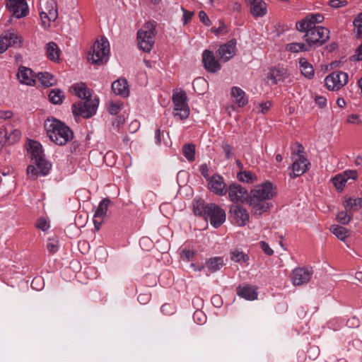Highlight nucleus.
Masks as SVG:
<instances>
[{"label":"nucleus","mask_w":362,"mask_h":362,"mask_svg":"<svg viewBox=\"0 0 362 362\" xmlns=\"http://www.w3.org/2000/svg\"><path fill=\"white\" fill-rule=\"evenodd\" d=\"M236 42L234 40L228 41L227 43L221 45L217 50V53L223 62H228L235 53Z\"/></svg>","instance_id":"obj_23"},{"label":"nucleus","mask_w":362,"mask_h":362,"mask_svg":"<svg viewBox=\"0 0 362 362\" xmlns=\"http://www.w3.org/2000/svg\"><path fill=\"white\" fill-rule=\"evenodd\" d=\"M36 77L41 84L46 87L52 86L56 83L54 76L47 72H40L36 75Z\"/></svg>","instance_id":"obj_35"},{"label":"nucleus","mask_w":362,"mask_h":362,"mask_svg":"<svg viewBox=\"0 0 362 362\" xmlns=\"http://www.w3.org/2000/svg\"><path fill=\"white\" fill-rule=\"evenodd\" d=\"M276 195V189L270 182L257 185L249 194L248 204L253 215L260 216L270 207L268 202Z\"/></svg>","instance_id":"obj_1"},{"label":"nucleus","mask_w":362,"mask_h":362,"mask_svg":"<svg viewBox=\"0 0 362 362\" xmlns=\"http://www.w3.org/2000/svg\"><path fill=\"white\" fill-rule=\"evenodd\" d=\"M238 180L243 182L252 183L257 180L256 175L251 171L244 170L237 175Z\"/></svg>","instance_id":"obj_39"},{"label":"nucleus","mask_w":362,"mask_h":362,"mask_svg":"<svg viewBox=\"0 0 362 362\" xmlns=\"http://www.w3.org/2000/svg\"><path fill=\"white\" fill-rule=\"evenodd\" d=\"M182 10L183 11V16H182L183 23H184V24H187L192 19L193 13L191 11H188L185 10V8H182Z\"/></svg>","instance_id":"obj_61"},{"label":"nucleus","mask_w":362,"mask_h":362,"mask_svg":"<svg viewBox=\"0 0 362 362\" xmlns=\"http://www.w3.org/2000/svg\"><path fill=\"white\" fill-rule=\"evenodd\" d=\"M110 204L111 201L108 198H105L100 202L93 218L94 228L96 230L100 229L103 223Z\"/></svg>","instance_id":"obj_16"},{"label":"nucleus","mask_w":362,"mask_h":362,"mask_svg":"<svg viewBox=\"0 0 362 362\" xmlns=\"http://www.w3.org/2000/svg\"><path fill=\"white\" fill-rule=\"evenodd\" d=\"M330 230L341 240H344L349 235V230L340 226H332Z\"/></svg>","instance_id":"obj_40"},{"label":"nucleus","mask_w":362,"mask_h":362,"mask_svg":"<svg viewBox=\"0 0 362 362\" xmlns=\"http://www.w3.org/2000/svg\"><path fill=\"white\" fill-rule=\"evenodd\" d=\"M28 153L32 160L40 169V174L42 176L47 175L51 169L52 165L45 158L42 145L38 141L30 140Z\"/></svg>","instance_id":"obj_7"},{"label":"nucleus","mask_w":362,"mask_h":362,"mask_svg":"<svg viewBox=\"0 0 362 362\" xmlns=\"http://www.w3.org/2000/svg\"><path fill=\"white\" fill-rule=\"evenodd\" d=\"M313 269L308 267H297L292 271L291 280L294 286L307 284L313 275Z\"/></svg>","instance_id":"obj_14"},{"label":"nucleus","mask_w":362,"mask_h":362,"mask_svg":"<svg viewBox=\"0 0 362 362\" xmlns=\"http://www.w3.org/2000/svg\"><path fill=\"white\" fill-rule=\"evenodd\" d=\"M209 189L218 196H223L226 194V184L223 177L219 175H214L208 181Z\"/></svg>","instance_id":"obj_19"},{"label":"nucleus","mask_w":362,"mask_h":362,"mask_svg":"<svg viewBox=\"0 0 362 362\" xmlns=\"http://www.w3.org/2000/svg\"><path fill=\"white\" fill-rule=\"evenodd\" d=\"M163 136V132H161L160 129H157L155 132V139L157 144H161V138Z\"/></svg>","instance_id":"obj_63"},{"label":"nucleus","mask_w":362,"mask_h":362,"mask_svg":"<svg viewBox=\"0 0 362 362\" xmlns=\"http://www.w3.org/2000/svg\"><path fill=\"white\" fill-rule=\"evenodd\" d=\"M337 218L340 223L346 225L348 224L351 220L352 214L349 213L346 210L345 211H340L338 213Z\"/></svg>","instance_id":"obj_41"},{"label":"nucleus","mask_w":362,"mask_h":362,"mask_svg":"<svg viewBox=\"0 0 362 362\" xmlns=\"http://www.w3.org/2000/svg\"><path fill=\"white\" fill-rule=\"evenodd\" d=\"M288 74L284 68H275L271 71L270 78L274 83L284 82L287 78Z\"/></svg>","instance_id":"obj_32"},{"label":"nucleus","mask_w":362,"mask_h":362,"mask_svg":"<svg viewBox=\"0 0 362 362\" xmlns=\"http://www.w3.org/2000/svg\"><path fill=\"white\" fill-rule=\"evenodd\" d=\"M27 173L28 175L31 179H35L38 175H41L40 174V169L37 167H34L33 165H28L27 168Z\"/></svg>","instance_id":"obj_47"},{"label":"nucleus","mask_w":362,"mask_h":362,"mask_svg":"<svg viewBox=\"0 0 362 362\" xmlns=\"http://www.w3.org/2000/svg\"><path fill=\"white\" fill-rule=\"evenodd\" d=\"M6 7L11 15L17 18L25 17L28 13L25 0H7Z\"/></svg>","instance_id":"obj_15"},{"label":"nucleus","mask_w":362,"mask_h":362,"mask_svg":"<svg viewBox=\"0 0 362 362\" xmlns=\"http://www.w3.org/2000/svg\"><path fill=\"white\" fill-rule=\"evenodd\" d=\"M112 90L116 95L126 98L129 94L127 81L124 78H119L112 84Z\"/></svg>","instance_id":"obj_26"},{"label":"nucleus","mask_w":362,"mask_h":362,"mask_svg":"<svg viewBox=\"0 0 362 362\" xmlns=\"http://www.w3.org/2000/svg\"><path fill=\"white\" fill-rule=\"evenodd\" d=\"M222 148L227 159H229L232 155L233 148L231 146L227 143L222 144Z\"/></svg>","instance_id":"obj_56"},{"label":"nucleus","mask_w":362,"mask_h":362,"mask_svg":"<svg viewBox=\"0 0 362 362\" xmlns=\"http://www.w3.org/2000/svg\"><path fill=\"white\" fill-rule=\"evenodd\" d=\"M193 211L196 216L204 217L206 221L209 219L211 225L217 228L226 221V212L215 204H206L202 199L193 202Z\"/></svg>","instance_id":"obj_3"},{"label":"nucleus","mask_w":362,"mask_h":362,"mask_svg":"<svg viewBox=\"0 0 362 362\" xmlns=\"http://www.w3.org/2000/svg\"><path fill=\"white\" fill-rule=\"evenodd\" d=\"M224 264V261L221 257H214L208 259L206 261V267L210 272H216L222 268Z\"/></svg>","instance_id":"obj_30"},{"label":"nucleus","mask_w":362,"mask_h":362,"mask_svg":"<svg viewBox=\"0 0 362 362\" xmlns=\"http://www.w3.org/2000/svg\"><path fill=\"white\" fill-rule=\"evenodd\" d=\"M299 68L301 74L307 78L311 79L314 77L315 70L313 65L305 58L299 59Z\"/></svg>","instance_id":"obj_29"},{"label":"nucleus","mask_w":362,"mask_h":362,"mask_svg":"<svg viewBox=\"0 0 362 362\" xmlns=\"http://www.w3.org/2000/svg\"><path fill=\"white\" fill-rule=\"evenodd\" d=\"M202 62L204 68L211 73L217 72L221 67L213 52L208 49H205L202 53Z\"/></svg>","instance_id":"obj_20"},{"label":"nucleus","mask_w":362,"mask_h":362,"mask_svg":"<svg viewBox=\"0 0 362 362\" xmlns=\"http://www.w3.org/2000/svg\"><path fill=\"white\" fill-rule=\"evenodd\" d=\"M17 77L21 83L28 86H32L35 83L33 71L25 66H21L19 68Z\"/></svg>","instance_id":"obj_27"},{"label":"nucleus","mask_w":362,"mask_h":362,"mask_svg":"<svg viewBox=\"0 0 362 362\" xmlns=\"http://www.w3.org/2000/svg\"><path fill=\"white\" fill-rule=\"evenodd\" d=\"M230 258L231 261L240 264L245 263L249 260L248 255L238 248H235L230 251Z\"/></svg>","instance_id":"obj_34"},{"label":"nucleus","mask_w":362,"mask_h":362,"mask_svg":"<svg viewBox=\"0 0 362 362\" xmlns=\"http://www.w3.org/2000/svg\"><path fill=\"white\" fill-rule=\"evenodd\" d=\"M347 4V1L346 0H330L329 1V5L335 8H341L345 6Z\"/></svg>","instance_id":"obj_52"},{"label":"nucleus","mask_w":362,"mask_h":362,"mask_svg":"<svg viewBox=\"0 0 362 362\" xmlns=\"http://www.w3.org/2000/svg\"><path fill=\"white\" fill-rule=\"evenodd\" d=\"M199 18L200 21L205 25H209L211 23V21L206 15V13L204 11H201L199 13Z\"/></svg>","instance_id":"obj_59"},{"label":"nucleus","mask_w":362,"mask_h":362,"mask_svg":"<svg viewBox=\"0 0 362 362\" xmlns=\"http://www.w3.org/2000/svg\"><path fill=\"white\" fill-rule=\"evenodd\" d=\"M46 53L49 59L57 61L59 59L60 50L57 45L54 42H50L46 45Z\"/></svg>","instance_id":"obj_33"},{"label":"nucleus","mask_w":362,"mask_h":362,"mask_svg":"<svg viewBox=\"0 0 362 362\" xmlns=\"http://www.w3.org/2000/svg\"><path fill=\"white\" fill-rule=\"evenodd\" d=\"M251 15L255 18H261L267 13V4L263 0H247Z\"/></svg>","instance_id":"obj_22"},{"label":"nucleus","mask_w":362,"mask_h":362,"mask_svg":"<svg viewBox=\"0 0 362 362\" xmlns=\"http://www.w3.org/2000/svg\"><path fill=\"white\" fill-rule=\"evenodd\" d=\"M155 21L146 23L137 32L138 45L140 49L149 52L154 45L156 35Z\"/></svg>","instance_id":"obj_6"},{"label":"nucleus","mask_w":362,"mask_h":362,"mask_svg":"<svg viewBox=\"0 0 362 362\" xmlns=\"http://www.w3.org/2000/svg\"><path fill=\"white\" fill-rule=\"evenodd\" d=\"M71 90L79 98L85 100L72 105L74 115L90 118L95 115L99 102L98 99L90 98L91 93L86 85L84 83H76L71 86Z\"/></svg>","instance_id":"obj_2"},{"label":"nucleus","mask_w":362,"mask_h":362,"mask_svg":"<svg viewBox=\"0 0 362 362\" xmlns=\"http://www.w3.org/2000/svg\"><path fill=\"white\" fill-rule=\"evenodd\" d=\"M307 16L312 27L315 26L316 23H322L324 21V16L320 13H311Z\"/></svg>","instance_id":"obj_44"},{"label":"nucleus","mask_w":362,"mask_h":362,"mask_svg":"<svg viewBox=\"0 0 362 362\" xmlns=\"http://www.w3.org/2000/svg\"><path fill=\"white\" fill-rule=\"evenodd\" d=\"M160 310L165 315H170L175 313V308L171 304L165 303L161 306Z\"/></svg>","instance_id":"obj_51"},{"label":"nucleus","mask_w":362,"mask_h":362,"mask_svg":"<svg viewBox=\"0 0 362 362\" xmlns=\"http://www.w3.org/2000/svg\"><path fill=\"white\" fill-rule=\"evenodd\" d=\"M21 138V132L18 129H8L6 126H0V145L4 148L6 145H13Z\"/></svg>","instance_id":"obj_12"},{"label":"nucleus","mask_w":362,"mask_h":362,"mask_svg":"<svg viewBox=\"0 0 362 362\" xmlns=\"http://www.w3.org/2000/svg\"><path fill=\"white\" fill-rule=\"evenodd\" d=\"M47 136L57 145L64 146L74 137L71 129L64 122L54 117L47 118L44 123Z\"/></svg>","instance_id":"obj_4"},{"label":"nucleus","mask_w":362,"mask_h":362,"mask_svg":"<svg viewBox=\"0 0 362 362\" xmlns=\"http://www.w3.org/2000/svg\"><path fill=\"white\" fill-rule=\"evenodd\" d=\"M182 153L188 161H194L195 160V146L192 144H185L182 146Z\"/></svg>","instance_id":"obj_38"},{"label":"nucleus","mask_w":362,"mask_h":362,"mask_svg":"<svg viewBox=\"0 0 362 362\" xmlns=\"http://www.w3.org/2000/svg\"><path fill=\"white\" fill-rule=\"evenodd\" d=\"M199 172L207 181L209 180L211 177L209 175V168L206 164L204 163L199 166Z\"/></svg>","instance_id":"obj_54"},{"label":"nucleus","mask_w":362,"mask_h":362,"mask_svg":"<svg viewBox=\"0 0 362 362\" xmlns=\"http://www.w3.org/2000/svg\"><path fill=\"white\" fill-rule=\"evenodd\" d=\"M48 96L50 102L55 105L62 104L64 98L63 91L58 88L52 89Z\"/></svg>","instance_id":"obj_36"},{"label":"nucleus","mask_w":362,"mask_h":362,"mask_svg":"<svg viewBox=\"0 0 362 362\" xmlns=\"http://www.w3.org/2000/svg\"><path fill=\"white\" fill-rule=\"evenodd\" d=\"M193 319L194 322L199 324H202L206 320V316L202 311L197 310L194 312L193 315Z\"/></svg>","instance_id":"obj_50"},{"label":"nucleus","mask_w":362,"mask_h":362,"mask_svg":"<svg viewBox=\"0 0 362 362\" xmlns=\"http://www.w3.org/2000/svg\"><path fill=\"white\" fill-rule=\"evenodd\" d=\"M286 49L293 53H298L308 51L309 47L303 42H291L286 45Z\"/></svg>","instance_id":"obj_37"},{"label":"nucleus","mask_w":362,"mask_h":362,"mask_svg":"<svg viewBox=\"0 0 362 362\" xmlns=\"http://www.w3.org/2000/svg\"><path fill=\"white\" fill-rule=\"evenodd\" d=\"M172 100L174 105V117H178L181 120L188 118L190 110L187 104L186 93L185 91H180L175 93L173 95Z\"/></svg>","instance_id":"obj_9"},{"label":"nucleus","mask_w":362,"mask_h":362,"mask_svg":"<svg viewBox=\"0 0 362 362\" xmlns=\"http://www.w3.org/2000/svg\"><path fill=\"white\" fill-rule=\"evenodd\" d=\"M213 305L217 308L221 307L222 305L221 298L218 295L214 296L211 298Z\"/></svg>","instance_id":"obj_62"},{"label":"nucleus","mask_w":362,"mask_h":362,"mask_svg":"<svg viewBox=\"0 0 362 362\" xmlns=\"http://www.w3.org/2000/svg\"><path fill=\"white\" fill-rule=\"evenodd\" d=\"M230 213L233 214L235 223L240 226H245L249 221V213L241 205L233 204L230 208Z\"/></svg>","instance_id":"obj_18"},{"label":"nucleus","mask_w":362,"mask_h":362,"mask_svg":"<svg viewBox=\"0 0 362 362\" xmlns=\"http://www.w3.org/2000/svg\"><path fill=\"white\" fill-rule=\"evenodd\" d=\"M346 122L349 124H360L361 123V119L359 115L352 114L348 116Z\"/></svg>","instance_id":"obj_53"},{"label":"nucleus","mask_w":362,"mask_h":362,"mask_svg":"<svg viewBox=\"0 0 362 362\" xmlns=\"http://www.w3.org/2000/svg\"><path fill=\"white\" fill-rule=\"evenodd\" d=\"M348 74L340 71H335L329 74L325 78V83L329 90H338L348 82Z\"/></svg>","instance_id":"obj_10"},{"label":"nucleus","mask_w":362,"mask_h":362,"mask_svg":"<svg viewBox=\"0 0 362 362\" xmlns=\"http://www.w3.org/2000/svg\"><path fill=\"white\" fill-rule=\"evenodd\" d=\"M36 226L39 229H40L43 231L48 230V228H49V223L45 218H40L37 221Z\"/></svg>","instance_id":"obj_55"},{"label":"nucleus","mask_w":362,"mask_h":362,"mask_svg":"<svg viewBox=\"0 0 362 362\" xmlns=\"http://www.w3.org/2000/svg\"><path fill=\"white\" fill-rule=\"evenodd\" d=\"M271 106H272V103L269 101H267L265 103H262L259 104V112L262 114H265L266 112H267L269 111Z\"/></svg>","instance_id":"obj_57"},{"label":"nucleus","mask_w":362,"mask_h":362,"mask_svg":"<svg viewBox=\"0 0 362 362\" xmlns=\"http://www.w3.org/2000/svg\"><path fill=\"white\" fill-rule=\"evenodd\" d=\"M237 294L247 300H254L257 298V288L249 284L240 285L237 288Z\"/></svg>","instance_id":"obj_24"},{"label":"nucleus","mask_w":362,"mask_h":362,"mask_svg":"<svg viewBox=\"0 0 362 362\" xmlns=\"http://www.w3.org/2000/svg\"><path fill=\"white\" fill-rule=\"evenodd\" d=\"M303 150V146L298 145V158L294 159L292 165V172L289 173L291 178L299 177L308 170V166L310 163L303 155L300 154Z\"/></svg>","instance_id":"obj_11"},{"label":"nucleus","mask_w":362,"mask_h":362,"mask_svg":"<svg viewBox=\"0 0 362 362\" xmlns=\"http://www.w3.org/2000/svg\"><path fill=\"white\" fill-rule=\"evenodd\" d=\"M230 94L235 99V103L238 107H242L247 104L248 100L246 97V94L240 88L237 86L232 87Z\"/></svg>","instance_id":"obj_28"},{"label":"nucleus","mask_w":362,"mask_h":362,"mask_svg":"<svg viewBox=\"0 0 362 362\" xmlns=\"http://www.w3.org/2000/svg\"><path fill=\"white\" fill-rule=\"evenodd\" d=\"M13 117V112L10 110L0 111V118L3 119H10Z\"/></svg>","instance_id":"obj_64"},{"label":"nucleus","mask_w":362,"mask_h":362,"mask_svg":"<svg viewBox=\"0 0 362 362\" xmlns=\"http://www.w3.org/2000/svg\"><path fill=\"white\" fill-rule=\"evenodd\" d=\"M315 101L320 107H324L327 104L326 98L321 95H316L315 98Z\"/></svg>","instance_id":"obj_60"},{"label":"nucleus","mask_w":362,"mask_h":362,"mask_svg":"<svg viewBox=\"0 0 362 362\" xmlns=\"http://www.w3.org/2000/svg\"><path fill=\"white\" fill-rule=\"evenodd\" d=\"M2 39H4L8 47H20L22 43V37L14 30H8L5 31L2 35Z\"/></svg>","instance_id":"obj_25"},{"label":"nucleus","mask_w":362,"mask_h":362,"mask_svg":"<svg viewBox=\"0 0 362 362\" xmlns=\"http://www.w3.org/2000/svg\"><path fill=\"white\" fill-rule=\"evenodd\" d=\"M122 103L110 102L108 106V112L111 115H117L121 110Z\"/></svg>","instance_id":"obj_46"},{"label":"nucleus","mask_w":362,"mask_h":362,"mask_svg":"<svg viewBox=\"0 0 362 362\" xmlns=\"http://www.w3.org/2000/svg\"><path fill=\"white\" fill-rule=\"evenodd\" d=\"M354 24L357 28V35L362 37V13L354 20Z\"/></svg>","instance_id":"obj_48"},{"label":"nucleus","mask_w":362,"mask_h":362,"mask_svg":"<svg viewBox=\"0 0 362 362\" xmlns=\"http://www.w3.org/2000/svg\"><path fill=\"white\" fill-rule=\"evenodd\" d=\"M47 248L50 253H55L59 250V241L57 238H49L47 243Z\"/></svg>","instance_id":"obj_43"},{"label":"nucleus","mask_w":362,"mask_h":362,"mask_svg":"<svg viewBox=\"0 0 362 362\" xmlns=\"http://www.w3.org/2000/svg\"><path fill=\"white\" fill-rule=\"evenodd\" d=\"M226 193H228L230 200L233 203H243L247 198L249 199L247 189L238 183L230 184L226 189Z\"/></svg>","instance_id":"obj_13"},{"label":"nucleus","mask_w":362,"mask_h":362,"mask_svg":"<svg viewBox=\"0 0 362 362\" xmlns=\"http://www.w3.org/2000/svg\"><path fill=\"white\" fill-rule=\"evenodd\" d=\"M31 287L35 290H41L43 287V280L40 276L35 277L31 282Z\"/></svg>","instance_id":"obj_49"},{"label":"nucleus","mask_w":362,"mask_h":362,"mask_svg":"<svg viewBox=\"0 0 362 362\" xmlns=\"http://www.w3.org/2000/svg\"><path fill=\"white\" fill-rule=\"evenodd\" d=\"M45 10L40 11V16L42 20L43 24L45 18H47L48 21H54L58 16L57 2L54 0H43Z\"/></svg>","instance_id":"obj_17"},{"label":"nucleus","mask_w":362,"mask_h":362,"mask_svg":"<svg viewBox=\"0 0 362 362\" xmlns=\"http://www.w3.org/2000/svg\"><path fill=\"white\" fill-rule=\"evenodd\" d=\"M303 38L308 47H319L329 40V30L322 26H313L307 30Z\"/></svg>","instance_id":"obj_8"},{"label":"nucleus","mask_w":362,"mask_h":362,"mask_svg":"<svg viewBox=\"0 0 362 362\" xmlns=\"http://www.w3.org/2000/svg\"><path fill=\"white\" fill-rule=\"evenodd\" d=\"M260 245L262 250L266 255L271 256L274 254L273 250L269 247V245L267 243L262 241L260 242Z\"/></svg>","instance_id":"obj_58"},{"label":"nucleus","mask_w":362,"mask_h":362,"mask_svg":"<svg viewBox=\"0 0 362 362\" xmlns=\"http://www.w3.org/2000/svg\"><path fill=\"white\" fill-rule=\"evenodd\" d=\"M110 44L108 40L102 37L97 40L88 52V60L95 65L105 63L109 58Z\"/></svg>","instance_id":"obj_5"},{"label":"nucleus","mask_w":362,"mask_h":362,"mask_svg":"<svg viewBox=\"0 0 362 362\" xmlns=\"http://www.w3.org/2000/svg\"><path fill=\"white\" fill-rule=\"evenodd\" d=\"M356 170H346L343 173L335 175L332 179V183L337 190L342 191L349 179L356 180Z\"/></svg>","instance_id":"obj_21"},{"label":"nucleus","mask_w":362,"mask_h":362,"mask_svg":"<svg viewBox=\"0 0 362 362\" xmlns=\"http://www.w3.org/2000/svg\"><path fill=\"white\" fill-rule=\"evenodd\" d=\"M195 252L191 250H183L180 253V258L183 261L189 262L193 259Z\"/></svg>","instance_id":"obj_45"},{"label":"nucleus","mask_w":362,"mask_h":362,"mask_svg":"<svg viewBox=\"0 0 362 362\" xmlns=\"http://www.w3.org/2000/svg\"><path fill=\"white\" fill-rule=\"evenodd\" d=\"M344 206L346 211L352 214L362 207V199L350 197L344 201Z\"/></svg>","instance_id":"obj_31"},{"label":"nucleus","mask_w":362,"mask_h":362,"mask_svg":"<svg viewBox=\"0 0 362 362\" xmlns=\"http://www.w3.org/2000/svg\"><path fill=\"white\" fill-rule=\"evenodd\" d=\"M296 27L298 31L305 32V33H307V30L313 28L311 25H310V21L308 16H306L304 19L298 21L296 24Z\"/></svg>","instance_id":"obj_42"}]
</instances>
